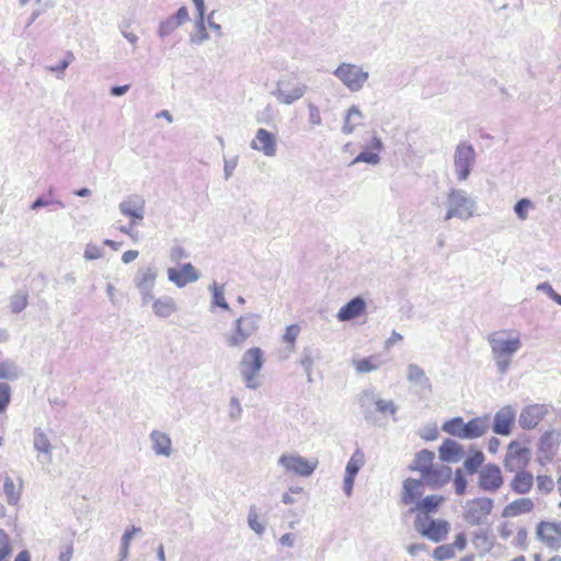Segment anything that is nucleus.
<instances>
[{
	"instance_id": "nucleus-35",
	"label": "nucleus",
	"mask_w": 561,
	"mask_h": 561,
	"mask_svg": "<svg viewBox=\"0 0 561 561\" xmlns=\"http://www.w3.org/2000/svg\"><path fill=\"white\" fill-rule=\"evenodd\" d=\"M12 550L9 535L3 529H0V561H9Z\"/></svg>"
},
{
	"instance_id": "nucleus-15",
	"label": "nucleus",
	"mask_w": 561,
	"mask_h": 561,
	"mask_svg": "<svg viewBox=\"0 0 561 561\" xmlns=\"http://www.w3.org/2000/svg\"><path fill=\"white\" fill-rule=\"evenodd\" d=\"M168 277L178 287H184L185 285L197 280L198 273L191 263H186L179 268H169Z\"/></svg>"
},
{
	"instance_id": "nucleus-29",
	"label": "nucleus",
	"mask_w": 561,
	"mask_h": 561,
	"mask_svg": "<svg viewBox=\"0 0 561 561\" xmlns=\"http://www.w3.org/2000/svg\"><path fill=\"white\" fill-rule=\"evenodd\" d=\"M153 449L158 455L169 456L171 453V439L164 433L154 431L151 434Z\"/></svg>"
},
{
	"instance_id": "nucleus-33",
	"label": "nucleus",
	"mask_w": 561,
	"mask_h": 561,
	"mask_svg": "<svg viewBox=\"0 0 561 561\" xmlns=\"http://www.w3.org/2000/svg\"><path fill=\"white\" fill-rule=\"evenodd\" d=\"M362 122V113L356 107H351L346 114L344 131L352 133L353 129Z\"/></svg>"
},
{
	"instance_id": "nucleus-24",
	"label": "nucleus",
	"mask_w": 561,
	"mask_h": 561,
	"mask_svg": "<svg viewBox=\"0 0 561 561\" xmlns=\"http://www.w3.org/2000/svg\"><path fill=\"white\" fill-rule=\"evenodd\" d=\"M439 458L446 462H458L465 456V450L460 444L455 440L446 439L439 446Z\"/></svg>"
},
{
	"instance_id": "nucleus-51",
	"label": "nucleus",
	"mask_w": 561,
	"mask_h": 561,
	"mask_svg": "<svg viewBox=\"0 0 561 561\" xmlns=\"http://www.w3.org/2000/svg\"><path fill=\"white\" fill-rule=\"evenodd\" d=\"M170 257L173 262L178 263L180 262L182 259L186 257V252L185 250L180 247V245H176L174 248L171 249L170 251Z\"/></svg>"
},
{
	"instance_id": "nucleus-38",
	"label": "nucleus",
	"mask_w": 561,
	"mask_h": 561,
	"mask_svg": "<svg viewBox=\"0 0 561 561\" xmlns=\"http://www.w3.org/2000/svg\"><path fill=\"white\" fill-rule=\"evenodd\" d=\"M537 489L542 493H550L554 488V481L550 476L539 474L536 478Z\"/></svg>"
},
{
	"instance_id": "nucleus-42",
	"label": "nucleus",
	"mask_w": 561,
	"mask_h": 561,
	"mask_svg": "<svg viewBox=\"0 0 561 561\" xmlns=\"http://www.w3.org/2000/svg\"><path fill=\"white\" fill-rule=\"evenodd\" d=\"M531 207H533L531 202L527 198H523L517 202L514 209H515L517 217L522 220H525L527 218V211Z\"/></svg>"
},
{
	"instance_id": "nucleus-17",
	"label": "nucleus",
	"mask_w": 561,
	"mask_h": 561,
	"mask_svg": "<svg viewBox=\"0 0 561 561\" xmlns=\"http://www.w3.org/2000/svg\"><path fill=\"white\" fill-rule=\"evenodd\" d=\"M515 411L511 407H504L494 416L493 431L499 435H508L515 423Z\"/></svg>"
},
{
	"instance_id": "nucleus-18",
	"label": "nucleus",
	"mask_w": 561,
	"mask_h": 561,
	"mask_svg": "<svg viewBox=\"0 0 561 561\" xmlns=\"http://www.w3.org/2000/svg\"><path fill=\"white\" fill-rule=\"evenodd\" d=\"M424 493V482L416 479H407L403 482V491L401 494V501L404 505L414 504L421 501Z\"/></svg>"
},
{
	"instance_id": "nucleus-57",
	"label": "nucleus",
	"mask_w": 561,
	"mask_h": 561,
	"mask_svg": "<svg viewBox=\"0 0 561 561\" xmlns=\"http://www.w3.org/2000/svg\"><path fill=\"white\" fill-rule=\"evenodd\" d=\"M309 116H310V121L313 125H318L321 123L320 112L317 106H314V105L309 106Z\"/></svg>"
},
{
	"instance_id": "nucleus-3",
	"label": "nucleus",
	"mask_w": 561,
	"mask_h": 561,
	"mask_svg": "<svg viewBox=\"0 0 561 561\" xmlns=\"http://www.w3.org/2000/svg\"><path fill=\"white\" fill-rule=\"evenodd\" d=\"M415 528L425 538L439 542L446 539L450 530V525L445 519H432L416 515Z\"/></svg>"
},
{
	"instance_id": "nucleus-20",
	"label": "nucleus",
	"mask_w": 561,
	"mask_h": 561,
	"mask_svg": "<svg viewBox=\"0 0 561 561\" xmlns=\"http://www.w3.org/2000/svg\"><path fill=\"white\" fill-rule=\"evenodd\" d=\"M515 476L510 482L511 490L518 495L527 494L534 486V476L525 469L515 471Z\"/></svg>"
},
{
	"instance_id": "nucleus-6",
	"label": "nucleus",
	"mask_w": 561,
	"mask_h": 561,
	"mask_svg": "<svg viewBox=\"0 0 561 561\" xmlns=\"http://www.w3.org/2000/svg\"><path fill=\"white\" fill-rule=\"evenodd\" d=\"M337 77L351 91L360 90L368 79V72L364 71L362 67L353 64H342L335 71Z\"/></svg>"
},
{
	"instance_id": "nucleus-32",
	"label": "nucleus",
	"mask_w": 561,
	"mask_h": 561,
	"mask_svg": "<svg viewBox=\"0 0 561 561\" xmlns=\"http://www.w3.org/2000/svg\"><path fill=\"white\" fill-rule=\"evenodd\" d=\"M443 431L449 435L463 438L466 433V423L461 417H454L444 423Z\"/></svg>"
},
{
	"instance_id": "nucleus-43",
	"label": "nucleus",
	"mask_w": 561,
	"mask_h": 561,
	"mask_svg": "<svg viewBox=\"0 0 561 561\" xmlns=\"http://www.w3.org/2000/svg\"><path fill=\"white\" fill-rule=\"evenodd\" d=\"M103 255V252H102V249L95 244V243H89L87 244L85 247V250H84V259L85 260H98L100 257H102Z\"/></svg>"
},
{
	"instance_id": "nucleus-49",
	"label": "nucleus",
	"mask_w": 561,
	"mask_h": 561,
	"mask_svg": "<svg viewBox=\"0 0 561 561\" xmlns=\"http://www.w3.org/2000/svg\"><path fill=\"white\" fill-rule=\"evenodd\" d=\"M450 546L454 547V551L458 550V551H462L466 549L467 547V537L463 533H460L458 534L456 537H455V540L453 543H450Z\"/></svg>"
},
{
	"instance_id": "nucleus-37",
	"label": "nucleus",
	"mask_w": 561,
	"mask_h": 561,
	"mask_svg": "<svg viewBox=\"0 0 561 561\" xmlns=\"http://www.w3.org/2000/svg\"><path fill=\"white\" fill-rule=\"evenodd\" d=\"M3 489L8 497V502L10 504H15L20 496V490L11 478L5 479Z\"/></svg>"
},
{
	"instance_id": "nucleus-4",
	"label": "nucleus",
	"mask_w": 561,
	"mask_h": 561,
	"mask_svg": "<svg viewBox=\"0 0 561 561\" xmlns=\"http://www.w3.org/2000/svg\"><path fill=\"white\" fill-rule=\"evenodd\" d=\"M259 317L255 314H245L236 321L234 330L227 339L231 347H239L252 336L259 329Z\"/></svg>"
},
{
	"instance_id": "nucleus-61",
	"label": "nucleus",
	"mask_w": 561,
	"mask_h": 561,
	"mask_svg": "<svg viewBox=\"0 0 561 561\" xmlns=\"http://www.w3.org/2000/svg\"><path fill=\"white\" fill-rule=\"evenodd\" d=\"M176 16H178V20H179V23H182L186 20H188V12H187V9L182 7L181 9H179L178 13H176Z\"/></svg>"
},
{
	"instance_id": "nucleus-60",
	"label": "nucleus",
	"mask_w": 561,
	"mask_h": 561,
	"mask_svg": "<svg viewBox=\"0 0 561 561\" xmlns=\"http://www.w3.org/2000/svg\"><path fill=\"white\" fill-rule=\"evenodd\" d=\"M197 9V12H198V16L201 19V21L204 20V15H205V5H204V0H192Z\"/></svg>"
},
{
	"instance_id": "nucleus-53",
	"label": "nucleus",
	"mask_w": 561,
	"mask_h": 561,
	"mask_svg": "<svg viewBox=\"0 0 561 561\" xmlns=\"http://www.w3.org/2000/svg\"><path fill=\"white\" fill-rule=\"evenodd\" d=\"M249 525L257 534H262L264 530V526L259 522V516L256 514H251L249 516Z\"/></svg>"
},
{
	"instance_id": "nucleus-54",
	"label": "nucleus",
	"mask_w": 561,
	"mask_h": 561,
	"mask_svg": "<svg viewBox=\"0 0 561 561\" xmlns=\"http://www.w3.org/2000/svg\"><path fill=\"white\" fill-rule=\"evenodd\" d=\"M133 226L134 225H131V222H130L128 227L122 226L118 228V230L122 233L128 236L134 242H137L139 240V234H138V232L134 231Z\"/></svg>"
},
{
	"instance_id": "nucleus-64",
	"label": "nucleus",
	"mask_w": 561,
	"mask_h": 561,
	"mask_svg": "<svg viewBox=\"0 0 561 561\" xmlns=\"http://www.w3.org/2000/svg\"><path fill=\"white\" fill-rule=\"evenodd\" d=\"M103 243L115 251L122 247V242H117L111 239H105Z\"/></svg>"
},
{
	"instance_id": "nucleus-56",
	"label": "nucleus",
	"mask_w": 561,
	"mask_h": 561,
	"mask_svg": "<svg viewBox=\"0 0 561 561\" xmlns=\"http://www.w3.org/2000/svg\"><path fill=\"white\" fill-rule=\"evenodd\" d=\"M214 298H215L216 305H218L219 307L225 308V309L228 308V305L224 297V293L220 288H217V287L215 288Z\"/></svg>"
},
{
	"instance_id": "nucleus-47",
	"label": "nucleus",
	"mask_w": 561,
	"mask_h": 561,
	"mask_svg": "<svg viewBox=\"0 0 561 561\" xmlns=\"http://www.w3.org/2000/svg\"><path fill=\"white\" fill-rule=\"evenodd\" d=\"M424 377V371L416 365H410L408 368V378L411 381L421 380Z\"/></svg>"
},
{
	"instance_id": "nucleus-9",
	"label": "nucleus",
	"mask_w": 561,
	"mask_h": 561,
	"mask_svg": "<svg viewBox=\"0 0 561 561\" xmlns=\"http://www.w3.org/2000/svg\"><path fill=\"white\" fill-rule=\"evenodd\" d=\"M476 152L471 145L460 144L455 152V168L458 180L465 181L469 174L474 162Z\"/></svg>"
},
{
	"instance_id": "nucleus-27",
	"label": "nucleus",
	"mask_w": 561,
	"mask_h": 561,
	"mask_svg": "<svg viewBox=\"0 0 561 561\" xmlns=\"http://www.w3.org/2000/svg\"><path fill=\"white\" fill-rule=\"evenodd\" d=\"M435 454L431 450L423 449L415 455L410 469L417 471L423 476L433 466Z\"/></svg>"
},
{
	"instance_id": "nucleus-58",
	"label": "nucleus",
	"mask_w": 561,
	"mask_h": 561,
	"mask_svg": "<svg viewBox=\"0 0 561 561\" xmlns=\"http://www.w3.org/2000/svg\"><path fill=\"white\" fill-rule=\"evenodd\" d=\"M138 255H139V252L137 250H128L123 253L122 261L125 264H128V263L135 261L138 257Z\"/></svg>"
},
{
	"instance_id": "nucleus-7",
	"label": "nucleus",
	"mask_w": 561,
	"mask_h": 561,
	"mask_svg": "<svg viewBox=\"0 0 561 561\" xmlns=\"http://www.w3.org/2000/svg\"><path fill=\"white\" fill-rule=\"evenodd\" d=\"M530 461V450L519 442L513 440L507 446L504 458V467L507 471L514 472L525 469Z\"/></svg>"
},
{
	"instance_id": "nucleus-2",
	"label": "nucleus",
	"mask_w": 561,
	"mask_h": 561,
	"mask_svg": "<svg viewBox=\"0 0 561 561\" xmlns=\"http://www.w3.org/2000/svg\"><path fill=\"white\" fill-rule=\"evenodd\" d=\"M263 352L259 347L249 348L240 362L241 374L248 388H256V377L263 367Z\"/></svg>"
},
{
	"instance_id": "nucleus-48",
	"label": "nucleus",
	"mask_w": 561,
	"mask_h": 561,
	"mask_svg": "<svg viewBox=\"0 0 561 561\" xmlns=\"http://www.w3.org/2000/svg\"><path fill=\"white\" fill-rule=\"evenodd\" d=\"M27 298L25 295L16 296L11 302V308L14 312H20L26 307Z\"/></svg>"
},
{
	"instance_id": "nucleus-19",
	"label": "nucleus",
	"mask_w": 561,
	"mask_h": 561,
	"mask_svg": "<svg viewBox=\"0 0 561 561\" xmlns=\"http://www.w3.org/2000/svg\"><path fill=\"white\" fill-rule=\"evenodd\" d=\"M535 503L530 497H518L507 505L502 511V516L505 518L516 517L523 514H529L534 511Z\"/></svg>"
},
{
	"instance_id": "nucleus-55",
	"label": "nucleus",
	"mask_w": 561,
	"mask_h": 561,
	"mask_svg": "<svg viewBox=\"0 0 561 561\" xmlns=\"http://www.w3.org/2000/svg\"><path fill=\"white\" fill-rule=\"evenodd\" d=\"M13 377L12 366L8 363L0 364V378L8 379Z\"/></svg>"
},
{
	"instance_id": "nucleus-10",
	"label": "nucleus",
	"mask_w": 561,
	"mask_h": 561,
	"mask_svg": "<svg viewBox=\"0 0 561 561\" xmlns=\"http://www.w3.org/2000/svg\"><path fill=\"white\" fill-rule=\"evenodd\" d=\"M279 463L288 471L308 477L316 470L318 460H308L299 455H283L279 458Z\"/></svg>"
},
{
	"instance_id": "nucleus-11",
	"label": "nucleus",
	"mask_w": 561,
	"mask_h": 561,
	"mask_svg": "<svg viewBox=\"0 0 561 561\" xmlns=\"http://www.w3.org/2000/svg\"><path fill=\"white\" fill-rule=\"evenodd\" d=\"M504 483L499 466L489 463L479 473V486L486 492H496Z\"/></svg>"
},
{
	"instance_id": "nucleus-40",
	"label": "nucleus",
	"mask_w": 561,
	"mask_h": 561,
	"mask_svg": "<svg viewBox=\"0 0 561 561\" xmlns=\"http://www.w3.org/2000/svg\"><path fill=\"white\" fill-rule=\"evenodd\" d=\"M455 491L458 495L465 494L467 490V480L461 469H457L454 478Z\"/></svg>"
},
{
	"instance_id": "nucleus-28",
	"label": "nucleus",
	"mask_w": 561,
	"mask_h": 561,
	"mask_svg": "<svg viewBox=\"0 0 561 561\" xmlns=\"http://www.w3.org/2000/svg\"><path fill=\"white\" fill-rule=\"evenodd\" d=\"M488 430V422L483 417H476L466 423L463 438L472 439L482 436Z\"/></svg>"
},
{
	"instance_id": "nucleus-12",
	"label": "nucleus",
	"mask_w": 561,
	"mask_h": 561,
	"mask_svg": "<svg viewBox=\"0 0 561 561\" xmlns=\"http://www.w3.org/2000/svg\"><path fill=\"white\" fill-rule=\"evenodd\" d=\"M448 204L449 209L445 217L446 220L454 217L469 218L472 215L470 202L459 192L453 191L448 195Z\"/></svg>"
},
{
	"instance_id": "nucleus-5",
	"label": "nucleus",
	"mask_w": 561,
	"mask_h": 561,
	"mask_svg": "<svg viewBox=\"0 0 561 561\" xmlns=\"http://www.w3.org/2000/svg\"><path fill=\"white\" fill-rule=\"evenodd\" d=\"M537 539L550 550H559L561 548V522L559 520H540L536 526Z\"/></svg>"
},
{
	"instance_id": "nucleus-41",
	"label": "nucleus",
	"mask_w": 561,
	"mask_h": 561,
	"mask_svg": "<svg viewBox=\"0 0 561 561\" xmlns=\"http://www.w3.org/2000/svg\"><path fill=\"white\" fill-rule=\"evenodd\" d=\"M300 333V328L297 324H290L286 328L285 333L283 335V340L288 343L290 346H294L298 335Z\"/></svg>"
},
{
	"instance_id": "nucleus-45",
	"label": "nucleus",
	"mask_w": 561,
	"mask_h": 561,
	"mask_svg": "<svg viewBox=\"0 0 561 561\" xmlns=\"http://www.w3.org/2000/svg\"><path fill=\"white\" fill-rule=\"evenodd\" d=\"M376 408L379 412L381 413H390V414H394L396 411H397V407L396 404L393 403V401L389 400V401H386V400H377L376 401Z\"/></svg>"
},
{
	"instance_id": "nucleus-1",
	"label": "nucleus",
	"mask_w": 561,
	"mask_h": 561,
	"mask_svg": "<svg viewBox=\"0 0 561 561\" xmlns=\"http://www.w3.org/2000/svg\"><path fill=\"white\" fill-rule=\"evenodd\" d=\"M506 331L495 332L490 337L492 352L495 355L502 370H505L510 363V357L520 347L519 336L504 337Z\"/></svg>"
},
{
	"instance_id": "nucleus-16",
	"label": "nucleus",
	"mask_w": 561,
	"mask_h": 561,
	"mask_svg": "<svg viewBox=\"0 0 561 561\" xmlns=\"http://www.w3.org/2000/svg\"><path fill=\"white\" fill-rule=\"evenodd\" d=\"M365 456L362 450H356L351 459L347 462L346 469H345V478H344V491L347 495H351L354 480L356 474L358 473L359 469L364 465Z\"/></svg>"
},
{
	"instance_id": "nucleus-23",
	"label": "nucleus",
	"mask_w": 561,
	"mask_h": 561,
	"mask_svg": "<svg viewBox=\"0 0 561 561\" xmlns=\"http://www.w3.org/2000/svg\"><path fill=\"white\" fill-rule=\"evenodd\" d=\"M365 310V300L360 297H355L339 310L336 318L340 321L353 320L363 314Z\"/></svg>"
},
{
	"instance_id": "nucleus-22",
	"label": "nucleus",
	"mask_w": 561,
	"mask_h": 561,
	"mask_svg": "<svg viewBox=\"0 0 561 561\" xmlns=\"http://www.w3.org/2000/svg\"><path fill=\"white\" fill-rule=\"evenodd\" d=\"M306 88L300 84H291L288 81L280 82L277 88V99L285 103L290 104L300 99L305 93Z\"/></svg>"
},
{
	"instance_id": "nucleus-46",
	"label": "nucleus",
	"mask_w": 561,
	"mask_h": 561,
	"mask_svg": "<svg viewBox=\"0 0 561 561\" xmlns=\"http://www.w3.org/2000/svg\"><path fill=\"white\" fill-rule=\"evenodd\" d=\"M10 402V387L7 383H0V412H2Z\"/></svg>"
},
{
	"instance_id": "nucleus-25",
	"label": "nucleus",
	"mask_w": 561,
	"mask_h": 561,
	"mask_svg": "<svg viewBox=\"0 0 561 561\" xmlns=\"http://www.w3.org/2000/svg\"><path fill=\"white\" fill-rule=\"evenodd\" d=\"M444 502L445 497L443 495H428L421 501H417L413 511L417 513L416 515L428 517L430 514L436 513Z\"/></svg>"
},
{
	"instance_id": "nucleus-50",
	"label": "nucleus",
	"mask_w": 561,
	"mask_h": 561,
	"mask_svg": "<svg viewBox=\"0 0 561 561\" xmlns=\"http://www.w3.org/2000/svg\"><path fill=\"white\" fill-rule=\"evenodd\" d=\"M35 447L39 451H43V453H48L49 451L50 445H49V442H48V439L46 438L45 435L41 434V435L37 436V438L35 440Z\"/></svg>"
},
{
	"instance_id": "nucleus-8",
	"label": "nucleus",
	"mask_w": 561,
	"mask_h": 561,
	"mask_svg": "<svg viewBox=\"0 0 561 561\" xmlns=\"http://www.w3.org/2000/svg\"><path fill=\"white\" fill-rule=\"evenodd\" d=\"M493 510V501L489 497H477L467 503L465 519L471 525L482 524Z\"/></svg>"
},
{
	"instance_id": "nucleus-14",
	"label": "nucleus",
	"mask_w": 561,
	"mask_h": 561,
	"mask_svg": "<svg viewBox=\"0 0 561 561\" xmlns=\"http://www.w3.org/2000/svg\"><path fill=\"white\" fill-rule=\"evenodd\" d=\"M548 409L545 404L527 405L519 414V425L525 430L535 428L547 415Z\"/></svg>"
},
{
	"instance_id": "nucleus-31",
	"label": "nucleus",
	"mask_w": 561,
	"mask_h": 561,
	"mask_svg": "<svg viewBox=\"0 0 561 561\" xmlns=\"http://www.w3.org/2000/svg\"><path fill=\"white\" fill-rule=\"evenodd\" d=\"M153 311L158 317L168 318L176 309L175 302L172 298H160L157 299L152 305Z\"/></svg>"
},
{
	"instance_id": "nucleus-34",
	"label": "nucleus",
	"mask_w": 561,
	"mask_h": 561,
	"mask_svg": "<svg viewBox=\"0 0 561 561\" xmlns=\"http://www.w3.org/2000/svg\"><path fill=\"white\" fill-rule=\"evenodd\" d=\"M484 455L480 450H476L465 460V468L469 473H474L478 468L483 463Z\"/></svg>"
},
{
	"instance_id": "nucleus-62",
	"label": "nucleus",
	"mask_w": 561,
	"mask_h": 561,
	"mask_svg": "<svg viewBox=\"0 0 561 561\" xmlns=\"http://www.w3.org/2000/svg\"><path fill=\"white\" fill-rule=\"evenodd\" d=\"M14 561H31V554L27 550H22L16 554Z\"/></svg>"
},
{
	"instance_id": "nucleus-52",
	"label": "nucleus",
	"mask_w": 561,
	"mask_h": 561,
	"mask_svg": "<svg viewBox=\"0 0 561 561\" xmlns=\"http://www.w3.org/2000/svg\"><path fill=\"white\" fill-rule=\"evenodd\" d=\"M156 279V273L151 270L144 272L140 276L139 286L151 285Z\"/></svg>"
},
{
	"instance_id": "nucleus-30",
	"label": "nucleus",
	"mask_w": 561,
	"mask_h": 561,
	"mask_svg": "<svg viewBox=\"0 0 561 561\" xmlns=\"http://www.w3.org/2000/svg\"><path fill=\"white\" fill-rule=\"evenodd\" d=\"M381 365L377 355L353 360L355 370L359 374L370 373L376 370Z\"/></svg>"
},
{
	"instance_id": "nucleus-21",
	"label": "nucleus",
	"mask_w": 561,
	"mask_h": 561,
	"mask_svg": "<svg viewBox=\"0 0 561 561\" xmlns=\"http://www.w3.org/2000/svg\"><path fill=\"white\" fill-rule=\"evenodd\" d=\"M451 478V469L447 466H443L439 468L434 467V465L428 469L423 476L422 479L431 486L438 488L446 484Z\"/></svg>"
},
{
	"instance_id": "nucleus-39",
	"label": "nucleus",
	"mask_w": 561,
	"mask_h": 561,
	"mask_svg": "<svg viewBox=\"0 0 561 561\" xmlns=\"http://www.w3.org/2000/svg\"><path fill=\"white\" fill-rule=\"evenodd\" d=\"M433 557L439 561L453 559L455 557L454 547L450 545L438 546L434 549Z\"/></svg>"
},
{
	"instance_id": "nucleus-26",
	"label": "nucleus",
	"mask_w": 561,
	"mask_h": 561,
	"mask_svg": "<svg viewBox=\"0 0 561 561\" xmlns=\"http://www.w3.org/2000/svg\"><path fill=\"white\" fill-rule=\"evenodd\" d=\"M119 210L130 219L131 225H137L144 219L142 201H124L119 204Z\"/></svg>"
},
{
	"instance_id": "nucleus-44",
	"label": "nucleus",
	"mask_w": 561,
	"mask_h": 561,
	"mask_svg": "<svg viewBox=\"0 0 561 561\" xmlns=\"http://www.w3.org/2000/svg\"><path fill=\"white\" fill-rule=\"evenodd\" d=\"M366 162L369 164H377L379 162V156L376 152L364 151L360 152L353 161V163Z\"/></svg>"
},
{
	"instance_id": "nucleus-13",
	"label": "nucleus",
	"mask_w": 561,
	"mask_h": 561,
	"mask_svg": "<svg viewBox=\"0 0 561 561\" xmlns=\"http://www.w3.org/2000/svg\"><path fill=\"white\" fill-rule=\"evenodd\" d=\"M251 148L262 152L266 157H274L277 151L276 137L271 131L260 128L255 137L251 140Z\"/></svg>"
},
{
	"instance_id": "nucleus-36",
	"label": "nucleus",
	"mask_w": 561,
	"mask_h": 561,
	"mask_svg": "<svg viewBox=\"0 0 561 561\" xmlns=\"http://www.w3.org/2000/svg\"><path fill=\"white\" fill-rule=\"evenodd\" d=\"M141 533V528L140 527H136V526H131L130 528H128L123 537H122V556L125 558L127 557L128 554V551H129V545H130V541L131 539Z\"/></svg>"
},
{
	"instance_id": "nucleus-63",
	"label": "nucleus",
	"mask_w": 561,
	"mask_h": 561,
	"mask_svg": "<svg viewBox=\"0 0 561 561\" xmlns=\"http://www.w3.org/2000/svg\"><path fill=\"white\" fill-rule=\"evenodd\" d=\"M49 204L48 201H45L44 198H37L31 206L33 210L38 209L42 206H47Z\"/></svg>"
},
{
	"instance_id": "nucleus-59",
	"label": "nucleus",
	"mask_w": 561,
	"mask_h": 561,
	"mask_svg": "<svg viewBox=\"0 0 561 561\" xmlns=\"http://www.w3.org/2000/svg\"><path fill=\"white\" fill-rule=\"evenodd\" d=\"M128 89H129L128 84L113 87L111 90V94L114 96H119V95H123L124 93H126L128 91Z\"/></svg>"
}]
</instances>
